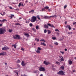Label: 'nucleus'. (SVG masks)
I'll list each match as a JSON object with an SVG mask.
<instances>
[{
  "mask_svg": "<svg viewBox=\"0 0 76 76\" xmlns=\"http://www.w3.org/2000/svg\"><path fill=\"white\" fill-rule=\"evenodd\" d=\"M6 30L4 28H0V34H3L6 32Z\"/></svg>",
  "mask_w": 76,
  "mask_h": 76,
  "instance_id": "obj_1",
  "label": "nucleus"
},
{
  "mask_svg": "<svg viewBox=\"0 0 76 76\" xmlns=\"http://www.w3.org/2000/svg\"><path fill=\"white\" fill-rule=\"evenodd\" d=\"M13 38L15 39H22L21 37L18 35H15V36H14Z\"/></svg>",
  "mask_w": 76,
  "mask_h": 76,
  "instance_id": "obj_2",
  "label": "nucleus"
},
{
  "mask_svg": "<svg viewBox=\"0 0 76 76\" xmlns=\"http://www.w3.org/2000/svg\"><path fill=\"white\" fill-rule=\"evenodd\" d=\"M37 20V18L35 16H33L31 20V22H35Z\"/></svg>",
  "mask_w": 76,
  "mask_h": 76,
  "instance_id": "obj_3",
  "label": "nucleus"
},
{
  "mask_svg": "<svg viewBox=\"0 0 76 76\" xmlns=\"http://www.w3.org/2000/svg\"><path fill=\"white\" fill-rule=\"evenodd\" d=\"M39 71H42V72H45L46 70L45 68L42 66H39Z\"/></svg>",
  "mask_w": 76,
  "mask_h": 76,
  "instance_id": "obj_4",
  "label": "nucleus"
},
{
  "mask_svg": "<svg viewBox=\"0 0 76 76\" xmlns=\"http://www.w3.org/2000/svg\"><path fill=\"white\" fill-rule=\"evenodd\" d=\"M58 75H64V73L63 71H60L58 72L57 73Z\"/></svg>",
  "mask_w": 76,
  "mask_h": 76,
  "instance_id": "obj_5",
  "label": "nucleus"
},
{
  "mask_svg": "<svg viewBox=\"0 0 76 76\" xmlns=\"http://www.w3.org/2000/svg\"><path fill=\"white\" fill-rule=\"evenodd\" d=\"M9 48L7 47H4L3 48H2V50H9Z\"/></svg>",
  "mask_w": 76,
  "mask_h": 76,
  "instance_id": "obj_6",
  "label": "nucleus"
},
{
  "mask_svg": "<svg viewBox=\"0 0 76 76\" xmlns=\"http://www.w3.org/2000/svg\"><path fill=\"white\" fill-rule=\"evenodd\" d=\"M21 65L22 66H25V61H22L21 62Z\"/></svg>",
  "mask_w": 76,
  "mask_h": 76,
  "instance_id": "obj_7",
  "label": "nucleus"
},
{
  "mask_svg": "<svg viewBox=\"0 0 76 76\" xmlns=\"http://www.w3.org/2000/svg\"><path fill=\"white\" fill-rule=\"evenodd\" d=\"M68 62L69 63V65H71V64H72V63H73L72 62V61H71V60L70 59L69 60Z\"/></svg>",
  "mask_w": 76,
  "mask_h": 76,
  "instance_id": "obj_8",
  "label": "nucleus"
},
{
  "mask_svg": "<svg viewBox=\"0 0 76 76\" xmlns=\"http://www.w3.org/2000/svg\"><path fill=\"white\" fill-rule=\"evenodd\" d=\"M44 64H45V65H48L49 63L47 62V61H44Z\"/></svg>",
  "mask_w": 76,
  "mask_h": 76,
  "instance_id": "obj_9",
  "label": "nucleus"
},
{
  "mask_svg": "<svg viewBox=\"0 0 76 76\" xmlns=\"http://www.w3.org/2000/svg\"><path fill=\"white\" fill-rule=\"evenodd\" d=\"M40 45H44V46H46V44L44 43V42L42 43L41 42L40 44Z\"/></svg>",
  "mask_w": 76,
  "mask_h": 76,
  "instance_id": "obj_10",
  "label": "nucleus"
},
{
  "mask_svg": "<svg viewBox=\"0 0 76 76\" xmlns=\"http://www.w3.org/2000/svg\"><path fill=\"white\" fill-rule=\"evenodd\" d=\"M45 28L46 29H48V26L47 25L45 24Z\"/></svg>",
  "mask_w": 76,
  "mask_h": 76,
  "instance_id": "obj_11",
  "label": "nucleus"
},
{
  "mask_svg": "<svg viewBox=\"0 0 76 76\" xmlns=\"http://www.w3.org/2000/svg\"><path fill=\"white\" fill-rule=\"evenodd\" d=\"M47 25H48V26H50L51 27H54V26H53V25H52L51 24H47Z\"/></svg>",
  "mask_w": 76,
  "mask_h": 76,
  "instance_id": "obj_12",
  "label": "nucleus"
},
{
  "mask_svg": "<svg viewBox=\"0 0 76 76\" xmlns=\"http://www.w3.org/2000/svg\"><path fill=\"white\" fill-rule=\"evenodd\" d=\"M24 35L26 36V37H29V34L28 33H25Z\"/></svg>",
  "mask_w": 76,
  "mask_h": 76,
  "instance_id": "obj_13",
  "label": "nucleus"
},
{
  "mask_svg": "<svg viewBox=\"0 0 76 76\" xmlns=\"http://www.w3.org/2000/svg\"><path fill=\"white\" fill-rule=\"evenodd\" d=\"M47 31L48 32V34H51V31L50 30H48Z\"/></svg>",
  "mask_w": 76,
  "mask_h": 76,
  "instance_id": "obj_14",
  "label": "nucleus"
},
{
  "mask_svg": "<svg viewBox=\"0 0 76 76\" xmlns=\"http://www.w3.org/2000/svg\"><path fill=\"white\" fill-rule=\"evenodd\" d=\"M59 57H60V58H61V61H64V59H63V57L62 56H59Z\"/></svg>",
  "mask_w": 76,
  "mask_h": 76,
  "instance_id": "obj_15",
  "label": "nucleus"
},
{
  "mask_svg": "<svg viewBox=\"0 0 76 76\" xmlns=\"http://www.w3.org/2000/svg\"><path fill=\"white\" fill-rule=\"evenodd\" d=\"M12 46L14 47V48H16V43L15 45H12Z\"/></svg>",
  "mask_w": 76,
  "mask_h": 76,
  "instance_id": "obj_16",
  "label": "nucleus"
},
{
  "mask_svg": "<svg viewBox=\"0 0 76 76\" xmlns=\"http://www.w3.org/2000/svg\"><path fill=\"white\" fill-rule=\"evenodd\" d=\"M36 29H39V26H38L37 25L36 26Z\"/></svg>",
  "mask_w": 76,
  "mask_h": 76,
  "instance_id": "obj_17",
  "label": "nucleus"
},
{
  "mask_svg": "<svg viewBox=\"0 0 76 76\" xmlns=\"http://www.w3.org/2000/svg\"><path fill=\"white\" fill-rule=\"evenodd\" d=\"M36 53H37L38 54H39L40 53V51L38 50V49H37Z\"/></svg>",
  "mask_w": 76,
  "mask_h": 76,
  "instance_id": "obj_18",
  "label": "nucleus"
},
{
  "mask_svg": "<svg viewBox=\"0 0 76 76\" xmlns=\"http://www.w3.org/2000/svg\"><path fill=\"white\" fill-rule=\"evenodd\" d=\"M44 18L45 19H47V18H51V17H48V16H45V17H44Z\"/></svg>",
  "mask_w": 76,
  "mask_h": 76,
  "instance_id": "obj_19",
  "label": "nucleus"
},
{
  "mask_svg": "<svg viewBox=\"0 0 76 76\" xmlns=\"http://www.w3.org/2000/svg\"><path fill=\"white\" fill-rule=\"evenodd\" d=\"M34 12V10H31V11H30L29 12V13H31L32 12L33 13V12Z\"/></svg>",
  "mask_w": 76,
  "mask_h": 76,
  "instance_id": "obj_20",
  "label": "nucleus"
},
{
  "mask_svg": "<svg viewBox=\"0 0 76 76\" xmlns=\"http://www.w3.org/2000/svg\"><path fill=\"white\" fill-rule=\"evenodd\" d=\"M15 25H20V24L18 23H15Z\"/></svg>",
  "mask_w": 76,
  "mask_h": 76,
  "instance_id": "obj_21",
  "label": "nucleus"
},
{
  "mask_svg": "<svg viewBox=\"0 0 76 76\" xmlns=\"http://www.w3.org/2000/svg\"><path fill=\"white\" fill-rule=\"evenodd\" d=\"M37 49H38V50H39V51L41 50H42V49L41 48H40L39 47L37 48Z\"/></svg>",
  "mask_w": 76,
  "mask_h": 76,
  "instance_id": "obj_22",
  "label": "nucleus"
},
{
  "mask_svg": "<svg viewBox=\"0 0 76 76\" xmlns=\"http://www.w3.org/2000/svg\"><path fill=\"white\" fill-rule=\"evenodd\" d=\"M61 69H62V70H64V66H62L61 67Z\"/></svg>",
  "mask_w": 76,
  "mask_h": 76,
  "instance_id": "obj_23",
  "label": "nucleus"
},
{
  "mask_svg": "<svg viewBox=\"0 0 76 76\" xmlns=\"http://www.w3.org/2000/svg\"><path fill=\"white\" fill-rule=\"evenodd\" d=\"M68 34L69 35H71V34H72V32H68Z\"/></svg>",
  "mask_w": 76,
  "mask_h": 76,
  "instance_id": "obj_24",
  "label": "nucleus"
},
{
  "mask_svg": "<svg viewBox=\"0 0 76 76\" xmlns=\"http://www.w3.org/2000/svg\"><path fill=\"white\" fill-rule=\"evenodd\" d=\"M33 72L34 73H38V72H37V71H34Z\"/></svg>",
  "mask_w": 76,
  "mask_h": 76,
  "instance_id": "obj_25",
  "label": "nucleus"
},
{
  "mask_svg": "<svg viewBox=\"0 0 76 76\" xmlns=\"http://www.w3.org/2000/svg\"><path fill=\"white\" fill-rule=\"evenodd\" d=\"M2 22H5V21H7V20H6V19H3V20H2Z\"/></svg>",
  "mask_w": 76,
  "mask_h": 76,
  "instance_id": "obj_26",
  "label": "nucleus"
},
{
  "mask_svg": "<svg viewBox=\"0 0 76 76\" xmlns=\"http://www.w3.org/2000/svg\"><path fill=\"white\" fill-rule=\"evenodd\" d=\"M40 41H43L44 42H46V41H45V40L44 39H41L40 40Z\"/></svg>",
  "mask_w": 76,
  "mask_h": 76,
  "instance_id": "obj_27",
  "label": "nucleus"
},
{
  "mask_svg": "<svg viewBox=\"0 0 76 76\" xmlns=\"http://www.w3.org/2000/svg\"><path fill=\"white\" fill-rule=\"evenodd\" d=\"M32 30H33V31H34V32H36V30L34 28H33Z\"/></svg>",
  "mask_w": 76,
  "mask_h": 76,
  "instance_id": "obj_28",
  "label": "nucleus"
},
{
  "mask_svg": "<svg viewBox=\"0 0 76 76\" xmlns=\"http://www.w3.org/2000/svg\"><path fill=\"white\" fill-rule=\"evenodd\" d=\"M52 39L53 40H55V39H56V37H52Z\"/></svg>",
  "mask_w": 76,
  "mask_h": 76,
  "instance_id": "obj_29",
  "label": "nucleus"
},
{
  "mask_svg": "<svg viewBox=\"0 0 76 76\" xmlns=\"http://www.w3.org/2000/svg\"><path fill=\"white\" fill-rule=\"evenodd\" d=\"M14 72L15 73H16V74H17V75L18 76H19V75H18V72H17L16 71H14Z\"/></svg>",
  "mask_w": 76,
  "mask_h": 76,
  "instance_id": "obj_30",
  "label": "nucleus"
},
{
  "mask_svg": "<svg viewBox=\"0 0 76 76\" xmlns=\"http://www.w3.org/2000/svg\"><path fill=\"white\" fill-rule=\"evenodd\" d=\"M45 8L46 9H49V7H45Z\"/></svg>",
  "mask_w": 76,
  "mask_h": 76,
  "instance_id": "obj_31",
  "label": "nucleus"
},
{
  "mask_svg": "<svg viewBox=\"0 0 76 76\" xmlns=\"http://www.w3.org/2000/svg\"><path fill=\"white\" fill-rule=\"evenodd\" d=\"M56 64H60V62H58V61H56Z\"/></svg>",
  "mask_w": 76,
  "mask_h": 76,
  "instance_id": "obj_32",
  "label": "nucleus"
},
{
  "mask_svg": "<svg viewBox=\"0 0 76 76\" xmlns=\"http://www.w3.org/2000/svg\"><path fill=\"white\" fill-rule=\"evenodd\" d=\"M9 32H12V29H9Z\"/></svg>",
  "mask_w": 76,
  "mask_h": 76,
  "instance_id": "obj_33",
  "label": "nucleus"
},
{
  "mask_svg": "<svg viewBox=\"0 0 76 76\" xmlns=\"http://www.w3.org/2000/svg\"><path fill=\"white\" fill-rule=\"evenodd\" d=\"M37 18L39 19V20H40V18H39V16H37Z\"/></svg>",
  "mask_w": 76,
  "mask_h": 76,
  "instance_id": "obj_34",
  "label": "nucleus"
},
{
  "mask_svg": "<svg viewBox=\"0 0 76 76\" xmlns=\"http://www.w3.org/2000/svg\"><path fill=\"white\" fill-rule=\"evenodd\" d=\"M55 31H56L57 32H59V31L58 29H56L55 30Z\"/></svg>",
  "mask_w": 76,
  "mask_h": 76,
  "instance_id": "obj_35",
  "label": "nucleus"
},
{
  "mask_svg": "<svg viewBox=\"0 0 76 76\" xmlns=\"http://www.w3.org/2000/svg\"><path fill=\"white\" fill-rule=\"evenodd\" d=\"M0 56H4V54L3 53H0Z\"/></svg>",
  "mask_w": 76,
  "mask_h": 76,
  "instance_id": "obj_36",
  "label": "nucleus"
},
{
  "mask_svg": "<svg viewBox=\"0 0 76 76\" xmlns=\"http://www.w3.org/2000/svg\"><path fill=\"white\" fill-rule=\"evenodd\" d=\"M60 53H62V54H64V52H62V51H60Z\"/></svg>",
  "mask_w": 76,
  "mask_h": 76,
  "instance_id": "obj_37",
  "label": "nucleus"
},
{
  "mask_svg": "<svg viewBox=\"0 0 76 76\" xmlns=\"http://www.w3.org/2000/svg\"><path fill=\"white\" fill-rule=\"evenodd\" d=\"M54 44H55V45H58V43L57 42L55 43Z\"/></svg>",
  "mask_w": 76,
  "mask_h": 76,
  "instance_id": "obj_38",
  "label": "nucleus"
},
{
  "mask_svg": "<svg viewBox=\"0 0 76 76\" xmlns=\"http://www.w3.org/2000/svg\"><path fill=\"white\" fill-rule=\"evenodd\" d=\"M56 15H53V16H50V17H51H51H53V18H54V17H56Z\"/></svg>",
  "mask_w": 76,
  "mask_h": 76,
  "instance_id": "obj_39",
  "label": "nucleus"
},
{
  "mask_svg": "<svg viewBox=\"0 0 76 76\" xmlns=\"http://www.w3.org/2000/svg\"><path fill=\"white\" fill-rule=\"evenodd\" d=\"M44 33H46L47 32V29H45L44 30Z\"/></svg>",
  "mask_w": 76,
  "mask_h": 76,
  "instance_id": "obj_40",
  "label": "nucleus"
},
{
  "mask_svg": "<svg viewBox=\"0 0 76 76\" xmlns=\"http://www.w3.org/2000/svg\"><path fill=\"white\" fill-rule=\"evenodd\" d=\"M45 7H44L43 9H42V12H43V11H44V10H45Z\"/></svg>",
  "mask_w": 76,
  "mask_h": 76,
  "instance_id": "obj_41",
  "label": "nucleus"
},
{
  "mask_svg": "<svg viewBox=\"0 0 76 76\" xmlns=\"http://www.w3.org/2000/svg\"><path fill=\"white\" fill-rule=\"evenodd\" d=\"M21 76H27V75H25V74H24V75H21Z\"/></svg>",
  "mask_w": 76,
  "mask_h": 76,
  "instance_id": "obj_42",
  "label": "nucleus"
},
{
  "mask_svg": "<svg viewBox=\"0 0 76 76\" xmlns=\"http://www.w3.org/2000/svg\"><path fill=\"white\" fill-rule=\"evenodd\" d=\"M21 6V4L20 3H19L18 5V7H20Z\"/></svg>",
  "mask_w": 76,
  "mask_h": 76,
  "instance_id": "obj_43",
  "label": "nucleus"
},
{
  "mask_svg": "<svg viewBox=\"0 0 76 76\" xmlns=\"http://www.w3.org/2000/svg\"><path fill=\"white\" fill-rule=\"evenodd\" d=\"M68 28L69 30H70L71 29V27H70V26Z\"/></svg>",
  "mask_w": 76,
  "mask_h": 76,
  "instance_id": "obj_44",
  "label": "nucleus"
},
{
  "mask_svg": "<svg viewBox=\"0 0 76 76\" xmlns=\"http://www.w3.org/2000/svg\"><path fill=\"white\" fill-rule=\"evenodd\" d=\"M29 25L30 26H32V24L31 23Z\"/></svg>",
  "mask_w": 76,
  "mask_h": 76,
  "instance_id": "obj_45",
  "label": "nucleus"
},
{
  "mask_svg": "<svg viewBox=\"0 0 76 76\" xmlns=\"http://www.w3.org/2000/svg\"><path fill=\"white\" fill-rule=\"evenodd\" d=\"M66 7H67V5H65L64 6V8L65 9H66Z\"/></svg>",
  "mask_w": 76,
  "mask_h": 76,
  "instance_id": "obj_46",
  "label": "nucleus"
},
{
  "mask_svg": "<svg viewBox=\"0 0 76 76\" xmlns=\"http://www.w3.org/2000/svg\"><path fill=\"white\" fill-rule=\"evenodd\" d=\"M69 26H70L69 25V26L67 25V26H66V28H69Z\"/></svg>",
  "mask_w": 76,
  "mask_h": 76,
  "instance_id": "obj_47",
  "label": "nucleus"
},
{
  "mask_svg": "<svg viewBox=\"0 0 76 76\" xmlns=\"http://www.w3.org/2000/svg\"><path fill=\"white\" fill-rule=\"evenodd\" d=\"M21 50H22V51H24V49L23 48H21Z\"/></svg>",
  "mask_w": 76,
  "mask_h": 76,
  "instance_id": "obj_48",
  "label": "nucleus"
},
{
  "mask_svg": "<svg viewBox=\"0 0 76 76\" xmlns=\"http://www.w3.org/2000/svg\"><path fill=\"white\" fill-rule=\"evenodd\" d=\"M18 63H20V60H18Z\"/></svg>",
  "mask_w": 76,
  "mask_h": 76,
  "instance_id": "obj_49",
  "label": "nucleus"
},
{
  "mask_svg": "<svg viewBox=\"0 0 76 76\" xmlns=\"http://www.w3.org/2000/svg\"><path fill=\"white\" fill-rule=\"evenodd\" d=\"M10 19H12L13 18L12 16L11 15L10 16Z\"/></svg>",
  "mask_w": 76,
  "mask_h": 76,
  "instance_id": "obj_50",
  "label": "nucleus"
},
{
  "mask_svg": "<svg viewBox=\"0 0 76 76\" xmlns=\"http://www.w3.org/2000/svg\"><path fill=\"white\" fill-rule=\"evenodd\" d=\"M17 66H18V67H20V66L19 65V64H17Z\"/></svg>",
  "mask_w": 76,
  "mask_h": 76,
  "instance_id": "obj_51",
  "label": "nucleus"
},
{
  "mask_svg": "<svg viewBox=\"0 0 76 76\" xmlns=\"http://www.w3.org/2000/svg\"><path fill=\"white\" fill-rule=\"evenodd\" d=\"M76 22H74L73 24V25H75V24H76Z\"/></svg>",
  "mask_w": 76,
  "mask_h": 76,
  "instance_id": "obj_52",
  "label": "nucleus"
},
{
  "mask_svg": "<svg viewBox=\"0 0 76 76\" xmlns=\"http://www.w3.org/2000/svg\"><path fill=\"white\" fill-rule=\"evenodd\" d=\"M50 46L51 47H52V48H53V46L51 45H50Z\"/></svg>",
  "mask_w": 76,
  "mask_h": 76,
  "instance_id": "obj_53",
  "label": "nucleus"
},
{
  "mask_svg": "<svg viewBox=\"0 0 76 76\" xmlns=\"http://www.w3.org/2000/svg\"><path fill=\"white\" fill-rule=\"evenodd\" d=\"M11 16H12V17H14V15H12V14H11Z\"/></svg>",
  "mask_w": 76,
  "mask_h": 76,
  "instance_id": "obj_54",
  "label": "nucleus"
},
{
  "mask_svg": "<svg viewBox=\"0 0 76 76\" xmlns=\"http://www.w3.org/2000/svg\"><path fill=\"white\" fill-rule=\"evenodd\" d=\"M10 9H12V7H10Z\"/></svg>",
  "mask_w": 76,
  "mask_h": 76,
  "instance_id": "obj_55",
  "label": "nucleus"
},
{
  "mask_svg": "<svg viewBox=\"0 0 76 76\" xmlns=\"http://www.w3.org/2000/svg\"><path fill=\"white\" fill-rule=\"evenodd\" d=\"M39 41V39H37V42H38V41Z\"/></svg>",
  "mask_w": 76,
  "mask_h": 76,
  "instance_id": "obj_56",
  "label": "nucleus"
},
{
  "mask_svg": "<svg viewBox=\"0 0 76 76\" xmlns=\"http://www.w3.org/2000/svg\"><path fill=\"white\" fill-rule=\"evenodd\" d=\"M67 49H65V51H67Z\"/></svg>",
  "mask_w": 76,
  "mask_h": 76,
  "instance_id": "obj_57",
  "label": "nucleus"
},
{
  "mask_svg": "<svg viewBox=\"0 0 76 76\" xmlns=\"http://www.w3.org/2000/svg\"><path fill=\"white\" fill-rule=\"evenodd\" d=\"M52 69L54 71L56 70V69L55 68H53Z\"/></svg>",
  "mask_w": 76,
  "mask_h": 76,
  "instance_id": "obj_58",
  "label": "nucleus"
},
{
  "mask_svg": "<svg viewBox=\"0 0 76 76\" xmlns=\"http://www.w3.org/2000/svg\"><path fill=\"white\" fill-rule=\"evenodd\" d=\"M21 6H23V4H22L21 5Z\"/></svg>",
  "mask_w": 76,
  "mask_h": 76,
  "instance_id": "obj_59",
  "label": "nucleus"
},
{
  "mask_svg": "<svg viewBox=\"0 0 76 76\" xmlns=\"http://www.w3.org/2000/svg\"><path fill=\"white\" fill-rule=\"evenodd\" d=\"M3 14H4V15H5L6 14V13H5V12H3Z\"/></svg>",
  "mask_w": 76,
  "mask_h": 76,
  "instance_id": "obj_60",
  "label": "nucleus"
},
{
  "mask_svg": "<svg viewBox=\"0 0 76 76\" xmlns=\"http://www.w3.org/2000/svg\"><path fill=\"white\" fill-rule=\"evenodd\" d=\"M2 26V24H0V26Z\"/></svg>",
  "mask_w": 76,
  "mask_h": 76,
  "instance_id": "obj_61",
  "label": "nucleus"
},
{
  "mask_svg": "<svg viewBox=\"0 0 76 76\" xmlns=\"http://www.w3.org/2000/svg\"><path fill=\"white\" fill-rule=\"evenodd\" d=\"M65 24H67V21H66L65 22Z\"/></svg>",
  "mask_w": 76,
  "mask_h": 76,
  "instance_id": "obj_62",
  "label": "nucleus"
},
{
  "mask_svg": "<svg viewBox=\"0 0 76 76\" xmlns=\"http://www.w3.org/2000/svg\"><path fill=\"white\" fill-rule=\"evenodd\" d=\"M22 19V18H19V19Z\"/></svg>",
  "mask_w": 76,
  "mask_h": 76,
  "instance_id": "obj_63",
  "label": "nucleus"
},
{
  "mask_svg": "<svg viewBox=\"0 0 76 76\" xmlns=\"http://www.w3.org/2000/svg\"><path fill=\"white\" fill-rule=\"evenodd\" d=\"M40 76H43L42 74H41V75H40Z\"/></svg>",
  "mask_w": 76,
  "mask_h": 76,
  "instance_id": "obj_64",
  "label": "nucleus"
}]
</instances>
